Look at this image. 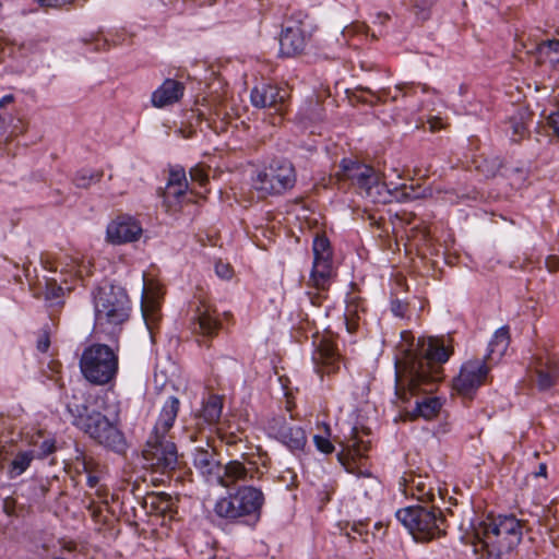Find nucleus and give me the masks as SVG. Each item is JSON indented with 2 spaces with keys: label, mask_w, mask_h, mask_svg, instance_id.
I'll list each match as a JSON object with an SVG mask.
<instances>
[{
  "label": "nucleus",
  "mask_w": 559,
  "mask_h": 559,
  "mask_svg": "<svg viewBox=\"0 0 559 559\" xmlns=\"http://www.w3.org/2000/svg\"><path fill=\"white\" fill-rule=\"evenodd\" d=\"M63 289L64 288L62 286L57 285V281L53 278L51 282L47 283L46 296L49 299H57L61 296Z\"/></svg>",
  "instance_id": "obj_35"
},
{
  "label": "nucleus",
  "mask_w": 559,
  "mask_h": 559,
  "mask_svg": "<svg viewBox=\"0 0 559 559\" xmlns=\"http://www.w3.org/2000/svg\"><path fill=\"white\" fill-rule=\"evenodd\" d=\"M75 461H76L78 468L80 466H82L83 472L90 473L88 463L86 461V455L82 451L76 450ZM97 484H98V477L95 475L88 474L87 475L88 487L94 488V487H96Z\"/></svg>",
  "instance_id": "obj_32"
},
{
  "label": "nucleus",
  "mask_w": 559,
  "mask_h": 559,
  "mask_svg": "<svg viewBox=\"0 0 559 559\" xmlns=\"http://www.w3.org/2000/svg\"><path fill=\"white\" fill-rule=\"evenodd\" d=\"M543 47H546L550 53L555 55V58H551L550 61L556 69H559V40L552 39L545 41L543 43Z\"/></svg>",
  "instance_id": "obj_33"
},
{
  "label": "nucleus",
  "mask_w": 559,
  "mask_h": 559,
  "mask_svg": "<svg viewBox=\"0 0 559 559\" xmlns=\"http://www.w3.org/2000/svg\"><path fill=\"white\" fill-rule=\"evenodd\" d=\"M215 272L221 278L228 280L231 277V267L229 264L224 262H217L215 264Z\"/></svg>",
  "instance_id": "obj_38"
},
{
  "label": "nucleus",
  "mask_w": 559,
  "mask_h": 559,
  "mask_svg": "<svg viewBox=\"0 0 559 559\" xmlns=\"http://www.w3.org/2000/svg\"><path fill=\"white\" fill-rule=\"evenodd\" d=\"M306 15L298 13L297 17L286 20L280 38L282 55L293 57L301 53L310 38V23Z\"/></svg>",
  "instance_id": "obj_10"
},
{
  "label": "nucleus",
  "mask_w": 559,
  "mask_h": 559,
  "mask_svg": "<svg viewBox=\"0 0 559 559\" xmlns=\"http://www.w3.org/2000/svg\"><path fill=\"white\" fill-rule=\"evenodd\" d=\"M313 265L309 278L310 285L318 289H325L329 286L332 275V249L325 236L317 235L312 243Z\"/></svg>",
  "instance_id": "obj_11"
},
{
  "label": "nucleus",
  "mask_w": 559,
  "mask_h": 559,
  "mask_svg": "<svg viewBox=\"0 0 559 559\" xmlns=\"http://www.w3.org/2000/svg\"><path fill=\"white\" fill-rule=\"evenodd\" d=\"M342 179H348L357 186L360 194L376 203H386L391 200L390 186L384 181L383 175L368 165L352 159L341 163Z\"/></svg>",
  "instance_id": "obj_7"
},
{
  "label": "nucleus",
  "mask_w": 559,
  "mask_h": 559,
  "mask_svg": "<svg viewBox=\"0 0 559 559\" xmlns=\"http://www.w3.org/2000/svg\"><path fill=\"white\" fill-rule=\"evenodd\" d=\"M49 345H50V341H49L48 335H46V334L41 335L37 342L38 350H40L41 353H45L48 350Z\"/></svg>",
  "instance_id": "obj_47"
},
{
  "label": "nucleus",
  "mask_w": 559,
  "mask_h": 559,
  "mask_svg": "<svg viewBox=\"0 0 559 559\" xmlns=\"http://www.w3.org/2000/svg\"><path fill=\"white\" fill-rule=\"evenodd\" d=\"M270 433L290 450H301L306 444L302 428L290 425L284 419H274L269 427Z\"/></svg>",
  "instance_id": "obj_21"
},
{
  "label": "nucleus",
  "mask_w": 559,
  "mask_h": 559,
  "mask_svg": "<svg viewBox=\"0 0 559 559\" xmlns=\"http://www.w3.org/2000/svg\"><path fill=\"white\" fill-rule=\"evenodd\" d=\"M262 473L252 461L240 462L238 460L230 461L225 466H222V480L216 483L217 486L230 487L238 481H249L260 478Z\"/></svg>",
  "instance_id": "obj_19"
},
{
  "label": "nucleus",
  "mask_w": 559,
  "mask_h": 559,
  "mask_svg": "<svg viewBox=\"0 0 559 559\" xmlns=\"http://www.w3.org/2000/svg\"><path fill=\"white\" fill-rule=\"evenodd\" d=\"M451 354V348L435 337L418 340L416 348L406 354L395 383V395L405 419L430 420L439 414L442 402L431 393L441 379L439 365L448 361Z\"/></svg>",
  "instance_id": "obj_1"
},
{
  "label": "nucleus",
  "mask_w": 559,
  "mask_h": 559,
  "mask_svg": "<svg viewBox=\"0 0 559 559\" xmlns=\"http://www.w3.org/2000/svg\"><path fill=\"white\" fill-rule=\"evenodd\" d=\"M221 328L216 310L205 302H201L193 318V332L202 336L212 337Z\"/></svg>",
  "instance_id": "obj_23"
},
{
  "label": "nucleus",
  "mask_w": 559,
  "mask_h": 559,
  "mask_svg": "<svg viewBox=\"0 0 559 559\" xmlns=\"http://www.w3.org/2000/svg\"><path fill=\"white\" fill-rule=\"evenodd\" d=\"M14 102V96L12 94L4 95L0 98V108H4L5 106L12 104Z\"/></svg>",
  "instance_id": "obj_48"
},
{
  "label": "nucleus",
  "mask_w": 559,
  "mask_h": 559,
  "mask_svg": "<svg viewBox=\"0 0 559 559\" xmlns=\"http://www.w3.org/2000/svg\"><path fill=\"white\" fill-rule=\"evenodd\" d=\"M34 460V451H21L16 453L9 467V475L11 478H15L22 475L31 465Z\"/></svg>",
  "instance_id": "obj_29"
},
{
  "label": "nucleus",
  "mask_w": 559,
  "mask_h": 559,
  "mask_svg": "<svg viewBox=\"0 0 559 559\" xmlns=\"http://www.w3.org/2000/svg\"><path fill=\"white\" fill-rule=\"evenodd\" d=\"M547 123L552 130V133L559 140V110L551 112L547 118Z\"/></svg>",
  "instance_id": "obj_39"
},
{
  "label": "nucleus",
  "mask_w": 559,
  "mask_h": 559,
  "mask_svg": "<svg viewBox=\"0 0 559 559\" xmlns=\"http://www.w3.org/2000/svg\"><path fill=\"white\" fill-rule=\"evenodd\" d=\"M2 120V116L0 115V121Z\"/></svg>",
  "instance_id": "obj_55"
},
{
  "label": "nucleus",
  "mask_w": 559,
  "mask_h": 559,
  "mask_svg": "<svg viewBox=\"0 0 559 559\" xmlns=\"http://www.w3.org/2000/svg\"><path fill=\"white\" fill-rule=\"evenodd\" d=\"M313 440L319 451L326 454L333 452L334 447L329 439L321 436H314Z\"/></svg>",
  "instance_id": "obj_36"
},
{
  "label": "nucleus",
  "mask_w": 559,
  "mask_h": 559,
  "mask_svg": "<svg viewBox=\"0 0 559 559\" xmlns=\"http://www.w3.org/2000/svg\"><path fill=\"white\" fill-rule=\"evenodd\" d=\"M546 267L549 272L555 273L559 270V259L555 255L546 259Z\"/></svg>",
  "instance_id": "obj_45"
},
{
  "label": "nucleus",
  "mask_w": 559,
  "mask_h": 559,
  "mask_svg": "<svg viewBox=\"0 0 559 559\" xmlns=\"http://www.w3.org/2000/svg\"><path fill=\"white\" fill-rule=\"evenodd\" d=\"M55 442L52 440H45L41 444H40V451H41V455L44 456H47L51 453L55 452Z\"/></svg>",
  "instance_id": "obj_43"
},
{
  "label": "nucleus",
  "mask_w": 559,
  "mask_h": 559,
  "mask_svg": "<svg viewBox=\"0 0 559 559\" xmlns=\"http://www.w3.org/2000/svg\"><path fill=\"white\" fill-rule=\"evenodd\" d=\"M546 472H547V466H546V464L542 463V464H539L538 469L535 473V475L536 476H546Z\"/></svg>",
  "instance_id": "obj_50"
},
{
  "label": "nucleus",
  "mask_w": 559,
  "mask_h": 559,
  "mask_svg": "<svg viewBox=\"0 0 559 559\" xmlns=\"http://www.w3.org/2000/svg\"><path fill=\"white\" fill-rule=\"evenodd\" d=\"M185 86L182 83L167 79L153 92L152 105L156 108H164L180 100L183 96Z\"/></svg>",
  "instance_id": "obj_24"
},
{
  "label": "nucleus",
  "mask_w": 559,
  "mask_h": 559,
  "mask_svg": "<svg viewBox=\"0 0 559 559\" xmlns=\"http://www.w3.org/2000/svg\"><path fill=\"white\" fill-rule=\"evenodd\" d=\"M531 369L539 390H548L559 383V355L545 350L534 358Z\"/></svg>",
  "instance_id": "obj_15"
},
{
  "label": "nucleus",
  "mask_w": 559,
  "mask_h": 559,
  "mask_svg": "<svg viewBox=\"0 0 559 559\" xmlns=\"http://www.w3.org/2000/svg\"><path fill=\"white\" fill-rule=\"evenodd\" d=\"M188 180L183 168L170 170L163 193L164 205L168 212H177L188 201Z\"/></svg>",
  "instance_id": "obj_17"
},
{
  "label": "nucleus",
  "mask_w": 559,
  "mask_h": 559,
  "mask_svg": "<svg viewBox=\"0 0 559 559\" xmlns=\"http://www.w3.org/2000/svg\"><path fill=\"white\" fill-rule=\"evenodd\" d=\"M141 234L140 224L129 216L118 217L107 227V239L116 245L135 241Z\"/></svg>",
  "instance_id": "obj_20"
},
{
  "label": "nucleus",
  "mask_w": 559,
  "mask_h": 559,
  "mask_svg": "<svg viewBox=\"0 0 559 559\" xmlns=\"http://www.w3.org/2000/svg\"><path fill=\"white\" fill-rule=\"evenodd\" d=\"M510 344V334L508 326H501L498 329L492 338L489 342L488 353L485 357V361L489 360L497 362L506 354Z\"/></svg>",
  "instance_id": "obj_28"
},
{
  "label": "nucleus",
  "mask_w": 559,
  "mask_h": 559,
  "mask_svg": "<svg viewBox=\"0 0 559 559\" xmlns=\"http://www.w3.org/2000/svg\"><path fill=\"white\" fill-rule=\"evenodd\" d=\"M110 326H108L104 332L111 333L110 330H108Z\"/></svg>",
  "instance_id": "obj_54"
},
{
  "label": "nucleus",
  "mask_w": 559,
  "mask_h": 559,
  "mask_svg": "<svg viewBox=\"0 0 559 559\" xmlns=\"http://www.w3.org/2000/svg\"><path fill=\"white\" fill-rule=\"evenodd\" d=\"M353 531L356 532L357 534L359 535H362L364 532H365V525L362 523H359V524H355L353 526Z\"/></svg>",
  "instance_id": "obj_51"
},
{
  "label": "nucleus",
  "mask_w": 559,
  "mask_h": 559,
  "mask_svg": "<svg viewBox=\"0 0 559 559\" xmlns=\"http://www.w3.org/2000/svg\"><path fill=\"white\" fill-rule=\"evenodd\" d=\"M221 438L227 445H236L238 442L242 440L241 437H239L235 432H223L221 435Z\"/></svg>",
  "instance_id": "obj_41"
},
{
  "label": "nucleus",
  "mask_w": 559,
  "mask_h": 559,
  "mask_svg": "<svg viewBox=\"0 0 559 559\" xmlns=\"http://www.w3.org/2000/svg\"><path fill=\"white\" fill-rule=\"evenodd\" d=\"M94 309L96 329H115L129 318V297L119 286L104 285L94 293Z\"/></svg>",
  "instance_id": "obj_4"
},
{
  "label": "nucleus",
  "mask_w": 559,
  "mask_h": 559,
  "mask_svg": "<svg viewBox=\"0 0 559 559\" xmlns=\"http://www.w3.org/2000/svg\"><path fill=\"white\" fill-rule=\"evenodd\" d=\"M192 464L206 483L216 485V483L222 480L223 465L217 460L215 450L209 442L194 449Z\"/></svg>",
  "instance_id": "obj_16"
},
{
  "label": "nucleus",
  "mask_w": 559,
  "mask_h": 559,
  "mask_svg": "<svg viewBox=\"0 0 559 559\" xmlns=\"http://www.w3.org/2000/svg\"><path fill=\"white\" fill-rule=\"evenodd\" d=\"M404 493L411 495L419 502H432L436 497L433 488L420 475L411 476L409 479H405Z\"/></svg>",
  "instance_id": "obj_26"
},
{
  "label": "nucleus",
  "mask_w": 559,
  "mask_h": 559,
  "mask_svg": "<svg viewBox=\"0 0 559 559\" xmlns=\"http://www.w3.org/2000/svg\"><path fill=\"white\" fill-rule=\"evenodd\" d=\"M190 177L192 181L199 182L200 186H204L209 176L206 171L201 166H194L190 169Z\"/></svg>",
  "instance_id": "obj_34"
},
{
  "label": "nucleus",
  "mask_w": 559,
  "mask_h": 559,
  "mask_svg": "<svg viewBox=\"0 0 559 559\" xmlns=\"http://www.w3.org/2000/svg\"><path fill=\"white\" fill-rule=\"evenodd\" d=\"M428 123H429V129L430 131L435 132V131H438L442 128H444V124L442 122V120L438 117H432L428 120Z\"/></svg>",
  "instance_id": "obj_46"
},
{
  "label": "nucleus",
  "mask_w": 559,
  "mask_h": 559,
  "mask_svg": "<svg viewBox=\"0 0 559 559\" xmlns=\"http://www.w3.org/2000/svg\"><path fill=\"white\" fill-rule=\"evenodd\" d=\"M41 263L45 269L51 272L59 271L61 275H64L66 283L68 278L82 280L84 276L91 274L90 260H85L84 257L79 253H60L56 257L45 254L41 257Z\"/></svg>",
  "instance_id": "obj_12"
},
{
  "label": "nucleus",
  "mask_w": 559,
  "mask_h": 559,
  "mask_svg": "<svg viewBox=\"0 0 559 559\" xmlns=\"http://www.w3.org/2000/svg\"><path fill=\"white\" fill-rule=\"evenodd\" d=\"M223 409V403L221 397L216 395H212L207 399V401L204 403L201 417L206 421L207 424L212 425L216 423L221 415Z\"/></svg>",
  "instance_id": "obj_30"
},
{
  "label": "nucleus",
  "mask_w": 559,
  "mask_h": 559,
  "mask_svg": "<svg viewBox=\"0 0 559 559\" xmlns=\"http://www.w3.org/2000/svg\"><path fill=\"white\" fill-rule=\"evenodd\" d=\"M353 455L360 456L365 451H367V445H360L356 440H353L352 443L347 445Z\"/></svg>",
  "instance_id": "obj_44"
},
{
  "label": "nucleus",
  "mask_w": 559,
  "mask_h": 559,
  "mask_svg": "<svg viewBox=\"0 0 559 559\" xmlns=\"http://www.w3.org/2000/svg\"><path fill=\"white\" fill-rule=\"evenodd\" d=\"M296 183V171L288 160H274L252 178V188L260 198L282 194Z\"/></svg>",
  "instance_id": "obj_9"
},
{
  "label": "nucleus",
  "mask_w": 559,
  "mask_h": 559,
  "mask_svg": "<svg viewBox=\"0 0 559 559\" xmlns=\"http://www.w3.org/2000/svg\"><path fill=\"white\" fill-rule=\"evenodd\" d=\"M146 464L157 469H174L178 454L174 442L167 437L150 436L143 450Z\"/></svg>",
  "instance_id": "obj_13"
},
{
  "label": "nucleus",
  "mask_w": 559,
  "mask_h": 559,
  "mask_svg": "<svg viewBox=\"0 0 559 559\" xmlns=\"http://www.w3.org/2000/svg\"><path fill=\"white\" fill-rule=\"evenodd\" d=\"M263 503L264 495L259 488L242 486L235 493L218 499L214 512L228 521H237L246 516L259 518Z\"/></svg>",
  "instance_id": "obj_8"
},
{
  "label": "nucleus",
  "mask_w": 559,
  "mask_h": 559,
  "mask_svg": "<svg viewBox=\"0 0 559 559\" xmlns=\"http://www.w3.org/2000/svg\"><path fill=\"white\" fill-rule=\"evenodd\" d=\"M427 195H430V191L425 189V190H423L421 193L414 194L413 198H426Z\"/></svg>",
  "instance_id": "obj_53"
},
{
  "label": "nucleus",
  "mask_w": 559,
  "mask_h": 559,
  "mask_svg": "<svg viewBox=\"0 0 559 559\" xmlns=\"http://www.w3.org/2000/svg\"><path fill=\"white\" fill-rule=\"evenodd\" d=\"M44 9H61L72 2V0H36Z\"/></svg>",
  "instance_id": "obj_37"
},
{
  "label": "nucleus",
  "mask_w": 559,
  "mask_h": 559,
  "mask_svg": "<svg viewBox=\"0 0 559 559\" xmlns=\"http://www.w3.org/2000/svg\"><path fill=\"white\" fill-rule=\"evenodd\" d=\"M288 93L285 88L263 83L255 86L250 94L251 104L257 108L274 109L282 116Z\"/></svg>",
  "instance_id": "obj_18"
},
{
  "label": "nucleus",
  "mask_w": 559,
  "mask_h": 559,
  "mask_svg": "<svg viewBox=\"0 0 559 559\" xmlns=\"http://www.w3.org/2000/svg\"><path fill=\"white\" fill-rule=\"evenodd\" d=\"M314 370L318 374H331L336 372L341 366L340 355L334 345L326 340H321L312 354Z\"/></svg>",
  "instance_id": "obj_22"
},
{
  "label": "nucleus",
  "mask_w": 559,
  "mask_h": 559,
  "mask_svg": "<svg viewBox=\"0 0 559 559\" xmlns=\"http://www.w3.org/2000/svg\"><path fill=\"white\" fill-rule=\"evenodd\" d=\"M475 536L489 558L502 559L521 543L523 523L514 515L488 516L475 528Z\"/></svg>",
  "instance_id": "obj_3"
},
{
  "label": "nucleus",
  "mask_w": 559,
  "mask_h": 559,
  "mask_svg": "<svg viewBox=\"0 0 559 559\" xmlns=\"http://www.w3.org/2000/svg\"><path fill=\"white\" fill-rule=\"evenodd\" d=\"M102 177L99 173L90 170H81L74 177V183L79 188H88L92 183L97 182Z\"/></svg>",
  "instance_id": "obj_31"
},
{
  "label": "nucleus",
  "mask_w": 559,
  "mask_h": 559,
  "mask_svg": "<svg viewBox=\"0 0 559 559\" xmlns=\"http://www.w3.org/2000/svg\"><path fill=\"white\" fill-rule=\"evenodd\" d=\"M489 366L484 359L464 362L459 376L453 380V389L464 397H471L481 386L488 376Z\"/></svg>",
  "instance_id": "obj_14"
},
{
  "label": "nucleus",
  "mask_w": 559,
  "mask_h": 559,
  "mask_svg": "<svg viewBox=\"0 0 559 559\" xmlns=\"http://www.w3.org/2000/svg\"><path fill=\"white\" fill-rule=\"evenodd\" d=\"M94 404L95 407L69 403L67 408L72 417L71 423L99 444L116 452L123 451L126 448L123 435L107 415L100 413V411L109 413L112 409V413L117 414L116 405L109 402L107 395L96 396Z\"/></svg>",
  "instance_id": "obj_2"
},
{
  "label": "nucleus",
  "mask_w": 559,
  "mask_h": 559,
  "mask_svg": "<svg viewBox=\"0 0 559 559\" xmlns=\"http://www.w3.org/2000/svg\"><path fill=\"white\" fill-rule=\"evenodd\" d=\"M348 471L350 473L357 475L358 478H369V479H371V481L377 484V479L374 477H372L371 473L367 469H361V468L355 469L354 467H349Z\"/></svg>",
  "instance_id": "obj_42"
},
{
  "label": "nucleus",
  "mask_w": 559,
  "mask_h": 559,
  "mask_svg": "<svg viewBox=\"0 0 559 559\" xmlns=\"http://www.w3.org/2000/svg\"><path fill=\"white\" fill-rule=\"evenodd\" d=\"M364 314V301L356 295H349L346 299V308L344 313L345 324L348 333H354L358 330Z\"/></svg>",
  "instance_id": "obj_27"
},
{
  "label": "nucleus",
  "mask_w": 559,
  "mask_h": 559,
  "mask_svg": "<svg viewBox=\"0 0 559 559\" xmlns=\"http://www.w3.org/2000/svg\"><path fill=\"white\" fill-rule=\"evenodd\" d=\"M81 41H82L84 45H88V44L94 43L95 45H94V47H93V50H95V51H98V50H100V49L105 48V47H106V45H107L106 40L100 39V38H98V37H96V36H94V35H93V36H91L90 38H82V39H81Z\"/></svg>",
  "instance_id": "obj_40"
},
{
  "label": "nucleus",
  "mask_w": 559,
  "mask_h": 559,
  "mask_svg": "<svg viewBox=\"0 0 559 559\" xmlns=\"http://www.w3.org/2000/svg\"><path fill=\"white\" fill-rule=\"evenodd\" d=\"M179 406L180 402L176 396L165 401L151 436L167 437L177 418Z\"/></svg>",
  "instance_id": "obj_25"
},
{
  "label": "nucleus",
  "mask_w": 559,
  "mask_h": 559,
  "mask_svg": "<svg viewBox=\"0 0 559 559\" xmlns=\"http://www.w3.org/2000/svg\"><path fill=\"white\" fill-rule=\"evenodd\" d=\"M76 545L73 542H63L62 543V549L67 551H73L75 550Z\"/></svg>",
  "instance_id": "obj_49"
},
{
  "label": "nucleus",
  "mask_w": 559,
  "mask_h": 559,
  "mask_svg": "<svg viewBox=\"0 0 559 559\" xmlns=\"http://www.w3.org/2000/svg\"><path fill=\"white\" fill-rule=\"evenodd\" d=\"M396 518L416 540L429 542L445 534V519L435 507H406L396 512Z\"/></svg>",
  "instance_id": "obj_6"
},
{
  "label": "nucleus",
  "mask_w": 559,
  "mask_h": 559,
  "mask_svg": "<svg viewBox=\"0 0 559 559\" xmlns=\"http://www.w3.org/2000/svg\"><path fill=\"white\" fill-rule=\"evenodd\" d=\"M524 126L522 123H518L514 126V134H520L522 135L523 132H524Z\"/></svg>",
  "instance_id": "obj_52"
},
{
  "label": "nucleus",
  "mask_w": 559,
  "mask_h": 559,
  "mask_svg": "<svg viewBox=\"0 0 559 559\" xmlns=\"http://www.w3.org/2000/svg\"><path fill=\"white\" fill-rule=\"evenodd\" d=\"M80 369L88 382L97 385L107 384L118 373V354L108 345L100 343L92 344L81 355Z\"/></svg>",
  "instance_id": "obj_5"
}]
</instances>
